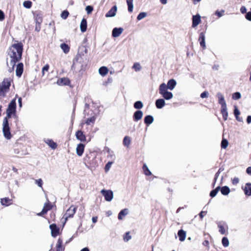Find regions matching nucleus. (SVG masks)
Segmentation results:
<instances>
[{
    "label": "nucleus",
    "instance_id": "f257e3e1",
    "mask_svg": "<svg viewBox=\"0 0 251 251\" xmlns=\"http://www.w3.org/2000/svg\"><path fill=\"white\" fill-rule=\"evenodd\" d=\"M23 52V45L22 43L13 44L8 51V56L7 58V65L9 72L13 71L15 64L21 59Z\"/></svg>",
    "mask_w": 251,
    "mask_h": 251
},
{
    "label": "nucleus",
    "instance_id": "f03ea898",
    "mask_svg": "<svg viewBox=\"0 0 251 251\" xmlns=\"http://www.w3.org/2000/svg\"><path fill=\"white\" fill-rule=\"evenodd\" d=\"M10 86V81L8 78L4 79L3 81L0 83V98H3L5 96V94L9 90Z\"/></svg>",
    "mask_w": 251,
    "mask_h": 251
},
{
    "label": "nucleus",
    "instance_id": "7ed1b4c3",
    "mask_svg": "<svg viewBox=\"0 0 251 251\" xmlns=\"http://www.w3.org/2000/svg\"><path fill=\"white\" fill-rule=\"evenodd\" d=\"M159 91L160 95L166 100H171L173 97L172 92H169L167 89V85L163 83L159 86Z\"/></svg>",
    "mask_w": 251,
    "mask_h": 251
},
{
    "label": "nucleus",
    "instance_id": "20e7f679",
    "mask_svg": "<svg viewBox=\"0 0 251 251\" xmlns=\"http://www.w3.org/2000/svg\"><path fill=\"white\" fill-rule=\"evenodd\" d=\"M16 99H13L8 105L6 110V117L5 118H10L16 116Z\"/></svg>",
    "mask_w": 251,
    "mask_h": 251
},
{
    "label": "nucleus",
    "instance_id": "39448f33",
    "mask_svg": "<svg viewBox=\"0 0 251 251\" xmlns=\"http://www.w3.org/2000/svg\"><path fill=\"white\" fill-rule=\"evenodd\" d=\"M2 125V131L4 137L8 140L10 139L12 137V135L10 131V128L8 125V120L7 119V118H5L3 119Z\"/></svg>",
    "mask_w": 251,
    "mask_h": 251
},
{
    "label": "nucleus",
    "instance_id": "423d86ee",
    "mask_svg": "<svg viewBox=\"0 0 251 251\" xmlns=\"http://www.w3.org/2000/svg\"><path fill=\"white\" fill-rule=\"evenodd\" d=\"M100 193L104 196L105 201H111L113 199V193L111 190L102 189Z\"/></svg>",
    "mask_w": 251,
    "mask_h": 251
},
{
    "label": "nucleus",
    "instance_id": "0eeeda50",
    "mask_svg": "<svg viewBox=\"0 0 251 251\" xmlns=\"http://www.w3.org/2000/svg\"><path fill=\"white\" fill-rule=\"evenodd\" d=\"M76 208L73 205H72L67 210L66 213L64 215L63 218L65 219V222L68 220L69 218H72L73 217L76 212Z\"/></svg>",
    "mask_w": 251,
    "mask_h": 251
},
{
    "label": "nucleus",
    "instance_id": "6e6552de",
    "mask_svg": "<svg viewBox=\"0 0 251 251\" xmlns=\"http://www.w3.org/2000/svg\"><path fill=\"white\" fill-rule=\"evenodd\" d=\"M52 208V205L49 202L48 200V202L44 204L43 208L42 211L40 213H38L37 215L39 216H42L45 214H46L49 210H50Z\"/></svg>",
    "mask_w": 251,
    "mask_h": 251
},
{
    "label": "nucleus",
    "instance_id": "1a4fd4ad",
    "mask_svg": "<svg viewBox=\"0 0 251 251\" xmlns=\"http://www.w3.org/2000/svg\"><path fill=\"white\" fill-rule=\"evenodd\" d=\"M216 97L218 98V102L220 104H221V107L226 106V104L225 101L224 97L221 93H217L216 94Z\"/></svg>",
    "mask_w": 251,
    "mask_h": 251
},
{
    "label": "nucleus",
    "instance_id": "9d476101",
    "mask_svg": "<svg viewBox=\"0 0 251 251\" xmlns=\"http://www.w3.org/2000/svg\"><path fill=\"white\" fill-rule=\"evenodd\" d=\"M201 22V16L199 14L193 16L192 18V27H195Z\"/></svg>",
    "mask_w": 251,
    "mask_h": 251
},
{
    "label": "nucleus",
    "instance_id": "9b49d317",
    "mask_svg": "<svg viewBox=\"0 0 251 251\" xmlns=\"http://www.w3.org/2000/svg\"><path fill=\"white\" fill-rule=\"evenodd\" d=\"M117 11V7L114 5L106 14L105 17L107 18L113 17L116 15Z\"/></svg>",
    "mask_w": 251,
    "mask_h": 251
},
{
    "label": "nucleus",
    "instance_id": "f8f14e48",
    "mask_svg": "<svg viewBox=\"0 0 251 251\" xmlns=\"http://www.w3.org/2000/svg\"><path fill=\"white\" fill-rule=\"evenodd\" d=\"M51 230V235L56 237L59 234V229L57 227L56 225L51 224L50 226Z\"/></svg>",
    "mask_w": 251,
    "mask_h": 251
},
{
    "label": "nucleus",
    "instance_id": "ddd939ff",
    "mask_svg": "<svg viewBox=\"0 0 251 251\" xmlns=\"http://www.w3.org/2000/svg\"><path fill=\"white\" fill-rule=\"evenodd\" d=\"M75 136L76 139L81 142H84L86 141V136L81 130H78L75 133Z\"/></svg>",
    "mask_w": 251,
    "mask_h": 251
},
{
    "label": "nucleus",
    "instance_id": "4468645a",
    "mask_svg": "<svg viewBox=\"0 0 251 251\" xmlns=\"http://www.w3.org/2000/svg\"><path fill=\"white\" fill-rule=\"evenodd\" d=\"M176 81L175 79H170L168 81L167 84H166L167 89H169L170 90H173L176 87Z\"/></svg>",
    "mask_w": 251,
    "mask_h": 251
},
{
    "label": "nucleus",
    "instance_id": "2eb2a0df",
    "mask_svg": "<svg viewBox=\"0 0 251 251\" xmlns=\"http://www.w3.org/2000/svg\"><path fill=\"white\" fill-rule=\"evenodd\" d=\"M84 148L85 146L81 143L77 145L76 149V152L78 156H81L82 155L84 152Z\"/></svg>",
    "mask_w": 251,
    "mask_h": 251
},
{
    "label": "nucleus",
    "instance_id": "dca6fc26",
    "mask_svg": "<svg viewBox=\"0 0 251 251\" xmlns=\"http://www.w3.org/2000/svg\"><path fill=\"white\" fill-rule=\"evenodd\" d=\"M23 64L22 63H19L16 67V74L17 76L20 77L23 72Z\"/></svg>",
    "mask_w": 251,
    "mask_h": 251
},
{
    "label": "nucleus",
    "instance_id": "f3484780",
    "mask_svg": "<svg viewBox=\"0 0 251 251\" xmlns=\"http://www.w3.org/2000/svg\"><path fill=\"white\" fill-rule=\"evenodd\" d=\"M123 29L121 27L114 28L112 30V36L114 37H119L122 33Z\"/></svg>",
    "mask_w": 251,
    "mask_h": 251
},
{
    "label": "nucleus",
    "instance_id": "a211bd4d",
    "mask_svg": "<svg viewBox=\"0 0 251 251\" xmlns=\"http://www.w3.org/2000/svg\"><path fill=\"white\" fill-rule=\"evenodd\" d=\"M69 79L66 77L61 78L57 81V84L59 85H66L69 84Z\"/></svg>",
    "mask_w": 251,
    "mask_h": 251
},
{
    "label": "nucleus",
    "instance_id": "6ab92c4d",
    "mask_svg": "<svg viewBox=\"0 0 251 251\" xmlns=\"http://www.w3.org/2000/svg\"><path fill=\"white\" fill-rule=\"evenodd\" d=\"M0 202L2 205L8 206L12 204V200L8 198H4L0 199Z\"/></svg>",
    "mask_w": 251,
    "mask_h": 251
},
{
    "label": "nucleus",
    "instance_id": "aec40b11",
    "mask_svg": "<svg viewBox=\"0 0 251 251\" xmlns=\"http://www.w3.org/2000/svg\"><path fill=\"white\" fill-rule=\"evenodd\" d=\"M244 191L245 195L247 196L251 195V183H247L246 184L244 188Z\"/></svg>",
    "mask_w": 251,
    "mask_h": 251
},
{
    "label": "nucleus",
    "instance_id": "412c9836",
    "mask_svg": "<svg viewBox=\"0 0 251 251\" xmlns=\"http://www.w3.org/2000/svg\"><path fill=\"white\" fill-rule=\"evenodd\" d=\"M143 117V112L142 111L138 110L136 111L133 115V119L135 121H137L142 119Z\"/></svg>",
    "mask_w": 251,
    "mask_h": 251
},
{
    "label": "nucleus",
    "instance_id": "4be33fe9",
    "mask_svg": "<svg viewBox=\"0 0 251 251\" xmlns=\"http://www.w3.org/2000/svg\"><path fill=\"white\" fill-rule=\"evenodd\" d=\"M221 112L223 116V119L226 121L228 117V112L226 106L221 107Z\"/></svg>",
    "mask_w": 251,
    "mask_h": 251
},
{
    "label": "nucleus",
    "instance_id": "5701e85b",
    "mask_svg": "<svg viewBox=\"0 0 251 251\" xmlns=\"http://www.w3.org/2000/svg\"><path fill=\"white\" fill-rule=\"evenodd\" d=\"M155 105L157 108L161 109L165 105V102L164 99H158L155 101Z\"/></svg>",
    "mask_w": 251,
    "mask_h": 251
},
{
    "label": "nucleus",
    "instance_id": "b1692460",
    "mask_svg": "<svg viewBox=\"0 0 251 251\" xmlns=\"http://www.w3.org/2000/svg\"><path fill=\"white\" fill-rule=\"evenodd\" d=\"M179 239L180 241H183L185 239L186 233L184 230H179L177 233Z\"/></svg>",
    "mask_w": 251,
    "mask_h": 251
},
{
    "label": "nucleus",
    "instance_id": "393cba45",
    "mask_svg": "<svg viewBox=\"0 0 251 251\" xmlns=\"http://www.w3.org/2000/svg\"><path fill=\"white\" fill-rule=\"evenodd\" d=\"M60 47L64 53L67 54L69 52L70 48L68 44L62 43L60 44Z\"/></svg>",
    "mask_w": 251,
    "mask_h": 251
},
{
    "label": "nucleus",
    "instance_id": "a878e982",
    "mask_svg": "<svg viewBox=\"0 0 251 251\" xmlns=\"http://www.w3.org/2000/svg\"><path fill=\"white\" fill-rule=\"evenodd\" d=\"M80 30L81 32H84L87 29V21L85 19H83L80 23Z\"/></svg>",
    "mask_w": 251,
    "mask_h": 251
},
{
    "label": "nucleus",
    "instance_id": "bb28decb",
    "mask_svg": "<svg viewBox=\"0 0 251 251\" xmlns=\"http://www.w3.org/2000/svg\"><path fill=\"white\" fill-rule=\"evenodd\" d=\"M45 142L52 149H55L57 147V144L50 139H47Z\"/></svg>",
    "mask_w": 251,
    "mask_h": 251
},
{
    "label": "nucleus",
    "instance_id": "cd10ccee",
    "mask_svg": "<svg viewBox=\"0 0 251 251\" xmlns=\"http://www.w3.org/2000/svg\"><path fill=\"white\" fill-rule=\"evenodd\" d=\"M99 72L101 75L105 76L108 74V69L107 67L103 66L99 69Z\"/></svg>",
    "mask_w": 251,
    "mask_h": 251
},
{
    "label": "nucleus",
    "instance_id": "c85d7f7f",
    "mask_svg": "<svg viewBox=\"0 0 251 251\" xmlns=\"http://www.w3.org/2000/svg\"><path fill=\"white\" fill-rule=\"evenodd\" d=\"M128 214V209H124L122 210L118 214V219L122 220L123 217Z\"/></svg>",
    "mask_w": 251,
    "mask_h": 251
},
{
    "label": "nucleus",
    "instance_id": "c756f323",
    "mask_svg": "<svg viewBox=\"0 0 251 251\" xmlns=\"http://www.w3.org/2000/svg\"><path fill=\"white\" fill-rule=\"evenodd\" d=\"M153 121V118L152 116L148 115L145 117L144 122L147 125L151 124Z\"/></svg>",
    "mask_w": 251,
    "mask_h": 251
},
{
    "label": "nucleus",
    "instance_id": "7c9ffc66",
    "mask_svg": "<svg viewBox=\"0 0 251 251\" xmlns=\"http://www.w3.org/2000/svg\"><path fill=\"white\" fill-rule=\"evenodd\" d=\"M221 193L224 195H227L230 192V189L227 186H224L220 187Z\"/></svg>",
    "mask_w": 251,
    "mask_h": 251
},
{
    "label": "nucleus",
    "instance_id": "2f4dec72",
    "mask_svg": "<svg viewBox=\"0 0 251 251\" xmlns=\"http://www.w3.org/2000/svg\"><path fill=\"white\" fill-rule=\"evenodd\" d=\"M199 40L200 41V45L203 48L205 47V37L204 34L201 32L200 35Z\"/></svg>",
    "mask_w": 251,
    "mask_h": 251
},
{
    "label": "nucleus",
    "instance_id": "473e14b6",
    "mask_svg": "<svg viewBox=\"0 0 251 251\" xmlns=\"http://www.w3.org/2000/svg\"><path fill=\"white\" fill-rule=\"evenodd\" d=\"M34 20L35 23H42V17L40 14H36L34 15Z\"/></svg>",
    "mask_w": 251,
    "mask_h": 251
},
{
    "label": "nucleus",
    "instance_id": "72a5a7b5",
    "mask_svg": "<svg viewBox=\"0 0 251 251\" xmlns=\"http://www.w3.org/2000/svg\"><path fill=\"white\" fill-rule=\"evenodd\" d=\"M127 4L128 5V10L129 12H131L133 11V0H126Z\"/></svg>",
    "mask_w": 251,
    "mask_h": 251
},
{
    "label": "nucleus",
    "instance_id": "f704fd0d",
    "mask_svg": "<svg viewBox=\"0 0 251 251\" xmlns=\"http://www.w3.org/2000/svg\"><path fill=\"white\" fill-rule=\"evenodd\" d=\"M130 138L128 136H125L123 140V144L124 146L128 147L130 144Z\"/></svg>",
    "mask_w": 251,
    "mask_h": 251
},
{
    "label": "nucleus",
    "instance_id": "c9c22d12",
    "mask_svg": "<svg viewBox=\"0 0 251 251\" xmlns=\"http://www.w3.org/2000/svg\"><path fill=\"white\" fill-rule=\"evenodd\" d=\"M141 68V66L138 62L135 63L132 66V69H134L136 72L140 71Z\"/></svg>",
    "mask_w": 251,
    "mask_h": 251
},
{
    "label": "nucleus",
    "instance_id": "e433bc0d",
    "mask_svg": "<svg viewBox=\"0 0 251 251\" xmlns=\"http://www.w3.org/2000/svg\"><path fill=\"white\" fill-rule=\"evenodd\" d=\"M220 186H218L215 189L212 190L210 192V196L212 198L214 197L217 195V194L218 192V191L220 190Z\"/></svg>",
    "mask_w": 251,
    "mask_h": 251
},
{
    "label": "nucleus",
    "instance_id": "4c0bfd02",
    "mask_svg": "<svg viewBox=\"0 0 251 251\" xmlns=\"http://www.w3.org/2000/svg\"><path fill=\"white\" fill-rule=\"evenodd\" d=\"M62 241L60 238H59L57 243L56 244V248L57 250L56 251H60L62 250Z\"/></svg>",
    "mask_w": 251,
    "mask_h": 251
},
{
    "label": "nucleus",
    "instance_id": "58836bf2",
    "mask_svg": "<svg viewBox=\"0 0 251 251\" xmlns=\"http://www.w3.org/2000/svg\"><path fill=\"white\" fill-rule=\"evenodd\" d=\"M134 107L136 109H141L143 107V103L141 101H137L134 103Z\"/></svg>",
    "mask_w": 251,
    "mask_h": 251
},
{
    "label": "nucleus",
    "instance_id": "ea45409f",
    "mask_svg": "<svg viewBox=\"0 0 251 251\" xmlns=\"http://www.w3.org/2000/svg\"><path fill=\"white\" fill-rule=\"evenodd\" d=\"M228 145V142L226 139H223L221 142V148L223 149H226Z\"/></svg>",
    "mask_w": 251,
    "mask_h": 251
},
{
    "label": "nucleus",
    "instance_id": "a19ab883",
    "mask_svg": "<svg viewBox=\"0 0 251 251\" xmlns=\"http://www.w3.org/2000/svg\"><path fill=\"white\" fill-rule=\"evenodd\" d=\"M234 114L236 117V119L237 120L239 121H241L239 119L238 116L240 115V112L236 106H234Z\"/></svg>",
    "mask_w": 251,
    "mask_h": 251
},
{
    "label": "nucleus",
    "instance_id": "79ce46f5",
    "mask_svg": "<svg viewBox=\"0 0 251 251\" xmlns=\"http://www.w3.org/2000/svg\"><path fill=\"white\" fill-rule=\"evenodd\" d=\"M222 244L225 247H227L229 246V241L228 239L225 237H223L222 240Z\"/></svg>",
    "mask_w": 251,
    "mask_h": 251
},
{
    "label": "nucleus",
    "instance_id": "37998d69",
    "mask_svg": "<svg viewBox=\"0 0 251 251\" xmlns=\"http://www.w3.org/2000/svg\"><path fill=\"white\" fill-rule=\"evenodd\" d=\"M145 174L146 176H150L151 175V172L149 170L148 167L146 164H144L143 167Z\"/></svg>",
    "mask_w": 251,
    "mask_h": 251
},
{
    "label": "nucleus",
    "instance_id": "c03bdc74",
    "mask_svg": "<svg viewBox=\"0 0 251 251\" xmlns=\"http://www.w3.org/2000/svg\"><path fill=\"white\" fill-rule=\"evenodd\" d=\"M147 15V14L146 12H141L139 13V14L138 15L137 17V19L138 21H140L145 18Z\"/></svg>",
    "mask_w": 251,
    "mask_h": 251
},
{
    "label": "nucleus",
    "instance_id": "a18cd8bd",
    "mask_svg": "<svg viewBox=\"0 0 251 251\" xmlns=\"http://www.w3.org/2000/svg\"><path fill=\"white\" fill-rule=\"evenodd\" d=\"M23 5L25 8H30L32 5V2L29 0L25 1L23 3Z\"/></svg>",
    "mask_w": 251,
    "mask_h": 251
},
{
    "label": "nucleus",
    "instance_id": "49530a36",
    "mask_svg": "<svg viewBox=\"0 0 251 251\" xmlns=\"http://www.w3.org/2000/svg\"><path fill=\"white\" fill-rule=\"evenodd\" d=\"M232 97L233 100H237L241 98V95L239 92H236L232 94Z\"/></svg>",
    "mask_w": 251,
    "mask_h": 251
},
{
    "label": "nucleus",
    "instance_id": "de8ad7c7",
    "mask_svg": "<svg viewBox=\"0 0 251 251\" xmlns=\"http://www.w3.org/2000/svg\"><path fill=\"white\" fill-rule=\"evenodd\" d=\"M96 118L95 117H92L90 118L87 119L86 121V124L87 125H90L91 123H94L95 121Z\"/></svg>",
    "mask_w": 251,
    "mask_h": 251
},
{
    "label": "nucleus",
    "instance_id": "09e8293b",
    "mask_svg": "<svg viewBox=\"0 0 251 251\" xmlns=\"http://www.w3.org/2000/svg\"><path fill=\"white\" fill-rule=\"evenodd\" d=\"M131 237L129 235V232H127L126 233L125 235L124 236V240L125 242L128 241L130 239H131Z\"/></svg>",
    "mask_w": 251,
    "mask_h": 251
},
{
    "label": "nucleus",
    "instance_id": "8fccbe9b",
    "mask_svg": "<svg viewBox=\"0 0 251 251\" xmlns=\"http://www.w3.org/2000/svg\"><path fill=\"white\" fill-rule=\"evenodd\" d=\"M68 15L69 12L65 10L62 12L61 17L62 19H66L68 17Z\"/></svg>",
    "mask_w": 251,
    "mask_h": 251
},
{
    "label": "nucleus",
    "instance_id": "3c124183",
    "mask_svg": "<svg viewBox=\"0 0 251 251\" xmlns=\"http://www.w3.org/2000/svg\"><path fill=\"white\" fill-rule=\"evenodd\" d=\"M113 162H108L105 165V171L106 172H107L110 168H111V165L112 164Z\"/></svg>",
    "mask_w": 251,
    "mask_h": 251
},
{
    "label": "nucleus",
    "instance_id": "603ef678",
    "mask_svg": "<svg viewBox=\"0 0 251 251\" xmlns=\"http://www.w3.org/2000/svg\"><path fill=\"white\" fill-rule=\"evenodd\" d=\"M209 93L207 91H204L201 94V97L202 99L208 97Z\"/></svg>",
    "mask_w": 251,
    "mask_h": 251
},
{
    "label": "nucleus",
    "instance_id": "864d4df0",
    "mask_svg": "<svg viewBox=\"0 0 251 251\" xmlns=\"http://www.w3.org/2000/svg\"><path fill=\"white\" fill-rule=\"evenodd\" d=\"M85 10H86L87 14H89L92 12V11L93 10V8L92 6L88 5L86 7Z\"/></svg>",
    "mask_w": 251,
    "mask_h": 251
},
{
    "label": "nucleus",
    "instance_id": "5fc2aeb1",
    "mask_svg": "<svg viewBox=\"0 0 251 251\" xmlns=\"http://www.w3.org/2000/svg\"><path fill=\"white\" fill-rule=\"evenodd\" d=\"M41 23H35V30L37 32L40 31L41 29Z\"/></svg>",
    "mask_w": 251,
    "mask_h": 251
},
{
    "label": "nucleus",
    "instance_id": "6e6d98bb",
    "mask_svg": "<svg viewBox=\"0 0 251 251\" xmlns=\"http://www.w3.org/2000/svg\"><path fill=\"white\" fill-rule=\"evenodd\" d=\"M49 65L48 64H47L43 68H42V74H43V75H44L45 74V72L46 71H48L49 70Z\"/></svg>",
    "mask_w": 251,
    "mask_h": 251
},
{
    "label": "nucleus",
    "instance_id": "4d7b16f0",
    "mask_svg": "<svg viewBox=\"0 0 251 251\" xmlns=\"http://www.w3.org/2000/svg\"><path fill=\"white\" fill-rule=\"evenodd\" d=\"M219 232L222 234H224L226 232V230L224 228V226H219Z\"/></svg>",
    "mask_w": 251,
    "mask_h": 251
},
{
    "label": "nucleus",
    "instance_id": "13d9d810",
    "mask_svg": "<svg viewBox=\"0 0 251 251\" xmlns=\"http://www.w3.org/2000/svg\"><path fill=\"white\" fill-rule=\"evenodd\" d=\"M35 183L36 184L38 185V186L42 187L43 182H42V180L40 178V179L35 180Z\"/></svg>",
    "mask_w": 251,
    "mask_h": 251
},
{
    "label": "nucleus",
    "instance_id": "bf43d9fd",
    "mask_svg": "<svg viewBox=\"0 0 251 251\" xmlns=\"http://www.w3.org/2000/svg\"><path fill=\"white\" fill-rule=\"evenodd\" d=\"M221 171H223V170H222V169L220 168L218 170V171L216 173L215 176V178H214V182H215L217 180V179L218 178V176H219V175H220Z\"/></svg>",
    "mask_w": 251,
    "mask_h": 251
},
{
    "label": "nucleus",
    "instance_id": "052dcab7",
    "mask_svg": "<svg viewBox=\"0 0 251 251\" xmlns=\"http://www.w3.org/2000/svg\"><path fill=\"white\" fill-rule=\"evenodd\" d=\"M239 179L238 177H234L232 180V183L234 185H236L239 183Z\"/></svg>",
    "mask_w": 251,
    "mask_h": 251
},
{
    "label": "nucleus",
    "instance_id": "680f3d73",
    "mask_svg": "<svg viewBox=\"0 0 251 251\" xmlns=\"http://www.w3.org/2000/svg\"><path fill=\"white\" fill-rule=\"evenodd\" d=\"M224 13V10H222L221 11H216L215 12V14L217 15L219 17H221L223 15Z\"/></svg>",
    "mask_w": 251,
    "mask_h": 251
},
{
    "label": "nucleus",
    "instance_id": "e2e57ef3",
    "mask_svg": "<svg viewBox=\"0 0 251 251\" xmlns=\"http://www.w3.org/2000/svg\"><path fill=\"white\" fill-rule=\"evenodd\" d=\"M207 213V212L206 211H201L200 214H199V216L201 219V220H202V219L203 218V217L206 215Z\"/></svg>",
    "mask_w": 251,
    "mask_h": 251
},
{
    "label": "nucleus",
    "instance_id": "0e129e2a",
    "mask_svg": "<svg viewBox=\"0 0 251 251\" xmlns=\"http://www.w3.org/2000/svg\"><path fill=\"white\" fill-rule=\"evenodd\" d=\"M4 19V14L3 12L0 10V21H2Z\"/></svg>",
    "mask_w": 251,
    "mask_h": 251
},
{
    "label": "nucleus",
    "instance_id": "69168bd1",
    "mask_svg": "<svg viewBox=\"0 0 251 251\" xmlns=\"http://www.w3.org/2000/svg\"><path fill=\"white\" fill-rule=\"evenodd\" d=\"M246 18L249 21H251V12H249L246 15Z\"/></svg>",
    "mask_w": 251,
    "mask_h": 251
},
{
    "label": "nucleus",
    "instance_id": "338daca9",
    "mask_svg": "<svg viewBox=\"0 0 251 251\" xmlns=\"http://www.w3.org/2000/svg\"><path fill=\"white\" fill-rule=\"evenodd\" d=\"M240 11L242 14L246 13L247 9L245 6H243L240 8Z\"/></svg>",
    "mask_w": 251,
    "mask_h": 251
},
{
    "label": "nucleus",
    "instance_id": "774afa93",
    "mask_svg": "<svg viewBox=\"0 0 251 251\" xmlns=\"http://www.w3.org/2000/svg\"><path fill=\"white\" fill-rule=\"evenodd\" d=\"M246 172L248 174L251 175V167H249L247 168Z\"/></svg>",
    "mask_w": 251,
    "mask_h": 251
}]
</instances>
